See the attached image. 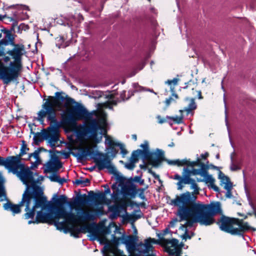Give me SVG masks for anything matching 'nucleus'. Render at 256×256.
<instances>
[{
  "label": "nucleus",
  "mask_w": 256,
  "mask_h": 256,
  "mask_svg": "<svg viewBox=\"0 0 256 256\" xmlns=\"http://www.w3.org/2000/svg\"><path fill=\"white\" fill-rule=\"evenodd\" d=\"M26 200L25 211L28 210L31 204V200L34 201L33 207L37 208H41L42 210H56V218H66L69 223L84 221L86 220L94 218L92 215L88 211H83L82 214L75 215L72 212L66 211L64 206L65 204H68L70 208L84 206L88 202V198L86 194H80L73 201L68 202V198L65 195H60L59 198H53L54 202L52 203L47 200L46 196H44V192L41 187L37 185H32V188L27 186L23 194Z\"/></svg>",
  "instance_id": "obj_1"
},
{
  "label": "nucleus",
  "mask_w": 256,
  "mask_h": 256,
  "mask_svg": "<svg viewBox=\"0 0 256 256\" xmlns=\"http://www.w3.org/2000/svg\"><path fill=\"white\" fill-rule=\"evenodd\" d=\"M196 199L192 193L186 192L171 200L170 204L178 207L179 221L186 220L187 227H192L194 223L204 226L214 224V216L222 214L220 202H213L205 204Z\"/></svg>",
  "instance_id": "obj_2"
},
{
  "label": "nucleus",
  "mask_w": 256,
  "mask_h": 256,
  "mask_svg": "<svg viewBox=\"0 0 256 256\" xmlns=\"http://www.w3.org/2000/svg\"><path fill=\"white\" fill-rule=\"evenodd\" d=\"M61 120L58 123L61 126L68 125L74 126L77 121L84 120H90L88 124L85 125L81 130L76 131L74 134L78 138L86 136L87 138H96L97 132L102 128L99 121L92 118V113L90 112L81 104L76 103L74 106L71 108H66L62 111Z\"/></svg>",
  "instance_id": "obj_3"
},
{
  "label": "nucleus",
  "mask_w": 256,
  "mask_h": 256,
  "mask_svg": "<svg viewBox=\"0 0 256 256\" xmlns=\"http://www.w3.org/2000/svg\"><path fill=\"white\" fill-rule=\"evenodd\" d=\"M118 143L106 138L104 154L100 152L96 146L80 147L72 154L76 160H112L118 154V150L114 148Z\"/></svg>",
  "instance_id": "obj_4"
},
{
  "label": "nucleus",
  "mask_w": 256,
  "mask_h": 256,
  "mask_svg": "<svg viewBox=\"0 0 256 256\" xmlns=\"http://www.w3.org/2000/svg\"><path fill=\"white\" fill-rule=\"evenodd\" d=\"M220 230L233 236H244V234L250 230L256 231V228L248 225L242 219L230 218L222 214L220 220H215Z\"/></svg>",
  "instance_id": "obj_5"
},
{
  "label": "nucleus",
  "mask_w": 256,
  "mask_h": 256,
  "mask_svg": "<svg viewBox=\"0 0 256 256\" xmlns=\"http://www.w3.org/2000/svg\"><path fill=\"white\" fill-rule=\"evenodd\" d=\"M46 116V120L49 122L50 126L48 127V130L51 132L50 137L48 140V144L52 148H56V143L59 140L60 128L62 126L58 123V120L56 118V114L51 107L47 108L46 110L38 113L36 120L39 121L40 124L44 125V117Z\"/></svg>",
  "instance_id": "obj_6"
},
{
  "label": "nucleus",
  "mask_w": 256,
  "mask_h": 256,
  "mask_svg": "<svg viewBox=\"0 0 256 256\" xmlns=\"http://www.w3.org/2000/svg\"><path fill=\"white\" fill-rule=\"evenodd\" d=\"M140 149L132 152L128 160H168L165 158V152L158 148L151 150L148 141L144 140L140 146Z\"/></svg>",
  "instance_id": "obj_7"
},
{
  "label": "nucleus",
  "mask_w": 256,
  "mask_h": 256,
  "mask_svg": "<svg viewBox=\"0 0 256 256\" xmlns=\"http://www.w3.org/2000/svg\"><path fill=\"white\" fill-rule=\"evenodd\" d=\"M75 100L70 97H68L62 92H56L54 94V96H48V98L42 104V108L38 112H41L46 110L47 108L51 107L54 111L56 116V112L54 108H60L62 106H68L70 105L76 104Z\"/></svg>",
  "instance_id": "obj_8"
},
{
  "label": "nucleus",
  "mask_w": 256,
  "mask_h": 256,
  "mask_svg": "<svg viewBox=\"0 0 256 256\" xmlns=\"http://www.w3.org/2000/svg\"><path fill=\"white\" fill-rule=\"evenodd\" d=\"M170 165H176L178 166H182L185 165L192 168V170H189L187 168H184V176H189L190 174L194 176L200 174H204L206 173V166L203 163L202 161H166Z\"/></svg>",
  "instance_id": "obj_9"
},
{
  "label": "nucleus",
  "mask_w": 256,
  "mask_h": 256,
  "mask_svg": "<svg viewBox=\"0 0 256 256\" xmlns=\"http://www.w3.org/2000/svg\"><path fill=\"white\" fill-rule=\"evenodd\" d=\"M82 206H80V208H76V210H81L82 212V214L83 211H86L85 210H84L81 208ZM75 206L74 208H76ZM78 207H80V206H78ZM90 212V214L93 216L94 217L93 219L90 220H86L84 221H80V222H72L70 223H69L67 222H66L68 224V225L70 226L68 228V230L70 232L72 236H74V238H78L79 234L80 233H86V232H88L89 233L94 234L96 233V231L97 228V226L95 222H92V224H88L84 226H81L80 228H78V227L76 226L74 224H79V223H82L84 222H86V221L88 220H94L96 218V215L94 214H92V212L90 211L87 210ZM77 215H78V214ZM80 216H81V214H79ZM65 220H66V218H64Z\"/></svg>",
  "instance_id": "obj_10"
},
{
  "label": "nucleus",
  "mask_w": 256,
  "mask_h": 256,
  "mask_svg": "<svg viewBox=\"0 0 256 256\" xmlns=\"http://www.w3.org/2000/svg\"><path fill=\"white\" fill-rule=\"evenodd\" d=\"M20 71L9 64L8 66L4 64L0 70V80L4 84H8L12 82H16L18 80Z\"/></svg>",
  "instance_id": "obj_11"
},
{
  "label": "nucleus",
  "mask_w": 256,
  "mask_h": 256,
  "mask_svg": "<svg viewBox=\"0 0 256 256\" xmlns=\"http://www.w3.org/2000/svg\"><path fill=\"white\" fill-rule=\"evenodd\" d=\"M106 186H107V188L104 190V192H100L94 193L93 191H90L88 192L89 197L86 196L88 198V202L89 201L94 202L96 204H110V200L106 198V194H110V190L107 185L104 186L105 188H106Z\"/></svg>",
  "instance_id": "obj_12"
},
{
  "label": "nucleus",
  "mask_w": 256,
  "mask_h": 256,
  "mask_svg": "<svg viewBox=\"0 0 256 256\" xmlns=\"http://www.w3.org/2000/svg\"><path fill=\"white\" fill-rule=\"evenodd\" d=\"M17 176L20 177L24 184L30 188H32L33 184L36 185L37 182L34 178L33 172L28 167H26L24 164Z\"/></svg>",
  "instance_id": "obj_13"
},
{
  "label": "nucleus",
  "mask_w": 256,
  "mask_h": 256,
  "mask_svg": "<svg viewBox=\"0 0 256 256\" xmlns=\"http://www.w3.org/2000/svg\"><path fill=\"white\" fill-rule=\"evenodd\" d=\"M124 198V200L122 199L119 202L108 206V210L112 212V214L110 215V218L114 220L120 216V213L122 210L126 212V208L128 206V204L126 198Z\"/></svg>",
  "instance_id": "obj_14"
},
{
  "label": "nucleus",
  "mask_w": 256,
  "mask_h": 256,
  "mask_svg": "<svg viewBox=\"0 0 256 256\" xmlns=\"http://www.w3.org/2000/svg\"><path fill=\"white\" fill-rule=\"evenodd\" d=\"M121 193L124 198L129 197L134 198L138 194L136 186L130 180H127L126 183L121 188Z\"/></svg>",
  "instance_id": "obj_15"
},
{
  "label": "nucleus",
  "mask_w": 256,
  "mask_h": 256,
  "mask_svg": "<svg viewBox=\"0 0 256 256\" xmlns=\"http://www.w3.org/2000/svg\"><path fill=\"white\" fill-rule=\"evenodd\" d=\"M54 220V218L52 214L40 210L37 212L35 220H29L28 224L48 223L52 224Z\"/></svg>",
  "instance_id": "obj_16"
},
{
  "label": "nucleus",
  "mask_w": 256,
  "mask_h": 256,
  "mask_svg": "<svg viewBox=\"0 0 256 256\" xmlns=\"http://www.w3.org/2000/svg\"><path fill=\"white\" fill-rule=\"evenodd\" d=\"M22 161H0V166H4L9 172L18 174L20 169L23 168L24 164Z\"/></svg>",
  "instance_id": "obj_17"
},
{
  "label": "nucleus",
  "mask_w": 256,
  "mask_h": 256,
  "mask_svg": "<svg viewBox=\"0 0 256 256\" xmlns=\"http://www.w3.org/2000/svg\"><path fill=\"white\" fill-rule=\"evenodd\" d=\"M26 198L22 194V200L19 202L18 204H13L10 202H7L4 204L3 207L5 210H10L12 212L13 214H18L21 212L20 208L25 205L26 206Z\"/></svg>",
  "instance_id": "obj_18"
},
{
  "label": "nucleus",
  "mask_w": 256,
  "mask_h": 256,
  "mask_svg": "<svg viewBox=\"0 0 256 256\" xmlns=\"http://www.w3.org/2000/svg\"><path fill=\"white\" fill-rule=\"evenodd\" d=\"M50 133L51 132L48 130V128H42L41 132L34 133V136L32 138L33 142L32 144H35L38 146L42 141L44 140H46L48 137H50Z\"/></svg>",
  "instance_id": "obj_19"
},
{
  "label": "nucleus",
  "mask_w": 256,
  "mask_h": 256,
  "mask_svg": "<svg viewBox=\"0 0 256 256\" xmlns=\"http://www.w3.org/2000/svg\"><path fill=\"white\" fill-rule=\"evenodd\" d=\"M1 32L4 34V36L1 39L2 46L4 47L10 44H13L16 36L11 32L10 31H8V29L4 27L1 30Z\"/></svg>",
  "instance_id": "obj_20"
},
{
  "label": "nucleus",
  "mask_w": 256,
  "mask_h": 256,
  "mask_svg": "<svg viewBox=\"0 0 256 256\" xmlns=\"http://www.w3.org/2000/svg\"><path fill=\"white\" fill-rule=\"evenodd\" d=\"M14 51H16V53L10 55L12 58L14 59V60L10 62L9 64L18 69V70L21 71L22 68V56L24 52H20L18 50H16V49H14Z\"/></svg>",
  "instance_id": "obj_21"
},
{
  "label": "nucleus",
  "mask_w": 256,
  "mask_h": 256,
  "mask_svg": "<svg viewBox=\"0 0 256 256\" xmlns=\"http://www.w3.org/2000/svg\"><path fill=\"white\" fill-rule=\"evenodd\" d=\"M96 163V166L98 171L107 170L108 173L112 174L114 172L116 168L112 163V161H94Z\"/></svg>",
  "instance_id": "obj_22"
},
{
  "label": "nucleus",
  "mask_w": 256,
  "mask_h": 256,
  "mask_svg": "<svg viewBox=\"0 0 256 256\" xmlns=\"http://www.w3.org/2000/svg\"><path fill=\"white\" fill-rule=\"evenodd\" d=\"M62 163L61 161H48L44 166V172H56L62 167Z\"/></svg>",
  "instance_id": "obj_23"
},
{
  "label": "nucleus",
  "mask_w": 256,
  "mask_h": 256,
  "mask_svg": "<svg viewBox=\"0 0 256 256\" xmlns=\"http://www.w3.org/2000/svg\"><path fill=\"white\" fill-rule=\"evenodd\" d=\"M160 238V240H156L154 238H149L144 240V246L145 247L144 251L147 252V254H150L149 252L152 251L154 247L152 244H158L161 246Z\"/></svg>",
  "instance_id": "obj_24"
},
{
  "label": "nucleus",
  "mask_w": 256,
  "mask_h": 256,
  "mask_svg": "<svg viewBox=\"0 0 256 256\" xmlns=\"http://www.w3.org/2000/svg\"><path fill=\"white\" fill-rule=\"evenodd\" d=\"M207 166H206V173L204 174H200L202 176H204L205 178L206 183H209V186L215 192H219L220 188L214 184L215 180L212 178V175L208 174L207 171Z\"/></svg>",
  "instance_id": "obj_25"
},
{
  "label": "nucleus",
  "mask_w": 256,
  "mask_h": 256,
  "mask_svg": "<svg viewBox=\"0 0 256 256\" xmlns=\"http://www.w3.org/2000/svg\"><path fill=\"white\" fill-rule=\"evenodd\" d=\"M11 46H13V48L12 50L10 49H6V52H4V55L6 54H8V55H12V54L16 53V51H14V49L16 50H19L20 52H24V46L22 44H16L14 40V44H10Z\"/></svg>",
  "instance_id": "obj_26"
},
{
  "label": "nucleus",
  "mask_w": 256,
  "mask_h": 256,
  "mask_svg": "<svg viewBox=\"0 0 256 256\" xmlns=\"http://www.w3.org/2000/svg\"><path fill=\"white\" fill-rule=\"evenodd\" d=\"M145 247L142 242L137 243L136 251L138 252L137 254H134L133 256H156L154 254H147L144 251Z\"/></svg>",
  "instance_id": "obj_27"
},
{
  "label": "nucleus",
  "mask_w": 256,
  "mask_h": 256,
  "mask_svg": "<svg viewBox=\"0 0 256 256\" xmlns=\"http://www.w3.org/2000/svg\"><path fill=\"white\" fill-rule=\"evenodd\" d=\"M138 240V236L136 235L122 236V243L125 244L126 245L136 244H137Z\"/></svg>",
  "instance_id": "obj_28"
},
{
  "label": "nucleus",
  "mask_w": 256,
  "mask_h": 256,
  "mask_svg": "<svg viewBox=\"0 0 256 256\" xmlns=\"http://www.w3.org/2000/svg\"><path fill=\"white\" fill-rule=\"evenodd\" d=\"M54 220L53 221V224L56 226V228L58 230H64V232H66L68 228L66 226V224H68H68L66 222H66H60L58 221L59 219L60 218H56V212H54Z\"/></svg>",
  "instance_id": "obj_29"
},
{
  "label": "nucleus",
  "mask_w": 256,
  "mask_h": 256,
  "mask_svg": "<svg viewBox=\"0 0 256 256\" xmlns=\"http://www.w3.org/2000/svg\"><path fill=\"white\" fill-rule=\"evenodd\" d=\"M161 246H164L165 248L169 244H171L172 246L177 247L179 241L176 238H172V240L166 239L163 237L160 238Z\"/></svg>",
  "instance_id": "obj_30"
},
{
  "label": "nucleus",
  "mask_w": 256,
  "mask_h": 256,
  "mask_svg": "<svg viewBox=\"0 0 256 256\" xmlns=\"http://www.w3.org/2000/svg\"><path fill=\"white\" fill-rule=\"evenodd\" d=\"M104 248L108 252L112 253L115 256L122 255L123 254V251L118 249V246L107 244Z\"/></svg>",
  "instance_id": "obj_31"
},
{
  "label": "nucleus",
  "mask_w": 256,
  "mask_h": 256,
  "mask_svg": "<svg viewBox=\"0 0 256 256\" xmlns=\"http://www.w3.org/2000/svg\"><path fill=\"white\" fill-rule=\"evenodd\" d=\"M112 174L114 176L116 182L119 183L118 186L121 188L124 185V184L127 182V180H128L126 179L124 176L120 175V173L117 171L116 168L114 172Z\"/></svg>",
  "instance_id": "obj_32"
},
{
  "label": "nucleus",
  "mask_w": 256,
  "mask_h": 256,
  "mask_svg": "<svg viewBox=\"0 0 256 256\" xmlns=\"http://www.w3.org/2000/svg\"><path fill=\"white\" fill-rule=\"evenodd\" d=\"M218 178L220 180L221 184L224 186H230L232 183L230 182V178L226 176L222 172L220 171L218 174Z\"/></svg>",
  "instance_id": "obj_33"
},
{
  "label": "nucleus",
  "mask_w": 256,
  "mask_h": 256,
  "mask_svg": "<svg viewBox=\"0 0 256 256\" xmlns=\"http://www.w3.org/2000/svg\"><path fill=\"white\" fill-rule=\"evenodd\" d=\"M73 184L77 186L81 185L82 187H84L90 185V180L88 178L84 179L82 177H80V178L76 179L73 182Z\"/></svg>",
  "instance_id": "obj_34"
},
{
  "label": "nucleus",
  "mask_w": 256,
  "mask_h": 256,
  "mask_svg": "<svg viewBox=\"0 0 256 256\" xmlns=\"http://www.w3.org/2000/svg\"><path fill=\"white\" fill-rule=\"evenodd\" d=\"M166 252L170 256H180L182 250L180 248H175L174 249H171L170 246L166 247Z\"/></svg>",
  "instance_id": "obj_35"
},
{
  "label": "nucleus",
  "mask_w": 256,
  "mask_h": 256,
  "mask_svg": "<svg viewBox=\"0 0 256 256\" xmlns=\"http://www.w3.org/2000/svg\"><path fill=\"white\" fill-rule=\"evenodd\" d=\"M8 18L10 20V22H12L11 27L10 29H8V31H10L11 32H15V28L18 24V20L16 19V14L14 12V14L13 17H8Z\"/></svg>",
  "instance_id": "obj_36"
},
{
  "label": "nucleus",
  "mask_w": 256,
  "mask_h": 256,
  "mask_svg": "<svg viewBox=\"0 0 256 256\" xmlns=\"http://www.w3.org/2000/svg\"><path fill=\"white\" fill-rule=\"evenodd\" d=\"M197 105L194 102V98H192L190 100V103L188 104V107H185L184 110L186 112L187 114L190 113L192 110H194L196 108Z\"/></svg>",
  "instance_id": "obj_37"
},
{
  "label": "nucleus",
  "mask_w": 256,
  "mask_h": 256,
  "mask_svg": "<svg viewBox=\"0 0 256 256\" xmlns=\"http://www.w3.org/2000/svg\"><path fill=\"white\" fill-rule=\"evenodd\" d=\"M36 208H34V207L32 206V208H30V206L28 210L25 211L26 213L24 215V218H33L36 214Z\"/></svg>",
  "instance_id": "obj_38"
},
{
  "label": "nucleus",
  "mask_w": 256,
  "mask_h": 256,
  "mask_svg": "<svg viewBox=\"0 0 256 256\" xmlns=\"http://www.w3.org/2000/svg\"><path fill=\"white\" fill-rule=\"evenodd\" d=\"M230 169L232 171H236L241 169L242 161H231Z\"/></svg>",
  "instance_id": "obj_39"
},
{
  "label": "nucleus",
  "mask_w": 256,
  "mask_h": 256,
  "mask_svg": "<svg viewBox=\"0 0 256 256\" xmlns=\"http://www.w3.org/2000/svg\"><path fill=\"white\" fill-rule=\"evenodd\" d=\"M116 146L118 147L120 150V154L122 155V158H125L126 156L128 154V152L125 148L124 145L121 143H118Z\"/></svg>",
  "instance_id": "obj_40"
},
{
  "label": "nucleus",
  "mask_w": 256,
  "mask_h": 256,
  "mask_svg": "<svg viewBox=\"0 0 256 256\" xmlns=\"http://www.w3.org/2000/svg\"><path fill=\"white\" fill-rule=\"evenodd\" d=\"M123 218L124 220L131 222H134L136 220L140 218V216L136 215V214H130L126 215V216H123Z\"/></svg>",
  "instance_id": "obj_41"
},
{
  "label": "nucleus",
  "mask_w": 256,
  "mask_h": 256,
  "mask_svg": "<svg viewBox=\"0 0 256 256\" xmlns=\"http://www.w3.org/2000/svg\"><path fill=\"white\" fill-rule=\"evenodd\" d=\"M166 119H172L174 122L177 124H182L184 122L182 119H183V116H181L180 117L178 116H166Z\"/></svg>",
  "instance_id": "obj_42"
},
{
  "label": "nucleus",
  "mask_w": 256,
  "mask_h": 256,
  "mask_svg": "<svg viewBox=\"0 0 256 256\" xmlns=\"http://www.w3.org/2000/svg\"><path fill=\"white\" fill-rule=\"evenodd\" d=\"M120 191L118 188H117L116 190L114 191L112 194V198L114 200V202L116 204L119 202L122 199L120 198Z\"/></svg>",
  "instance_id": "obj_43"
},
{
  "label": "nucleus",
  "mask_w": 256,
  "mask_h": 256,
  "mask_svg": "<svg viewBox=\"0 0 256 256\" xmlns=\"http://www.w3.org/2000/svg\"><path fill=\"white\" fill-rule=\"evenodd\" d=\"M22 146L20 150L19 155L22 156L24 154H26V151L28 150L29 148H27L25 140H23L22 142Z\"/></svg>",
  "instance_id": "obj_44"
},
{
  "label": "nucleus",
  "mask_w": 256,
  "mask_h": 256,
  "mask_svg": "<svg viewBox=\"0 0 256 256\" xmlns=\"http://www.w3.org/2000/svg\"><path fill=\"white\" fill-rule=\"evenodd\" d=\"M128 180H132V183H134V182H138L140 185H144V180L142 178L141 176H136L134 178H130Z\"/></svg>",
  "instance_id": "obj_45"
},
{
  "label": "nucleus",
  "mask_w": 256,
  "mask_h": 256,
  "mask_svg": "<svg viewBox=\"0 0 256 256\" xmlns=\"http://www.w3.org/2000/svg\"><path fill=\"white\" fill-rule=\"evenodd\" d=\"M146 164L151 165L154 168H158L163 161H142Z\"/></svg>",
  "instance_id": "obj_46"
},
{
  "label": "nucleus",
  "mask_w": 256,
  "mask_h": 256,
  "mask_svg": "<svg viewBox=\"0 0 256 256\" xmlns=\"http://www.w3.org/2000/svg\"><path fill=\"white\" fill-rule=\"evenodd\" d=\"M190 184H191V188L194 190V192L192 193L196 196V194H199V188L198 184L194 179H193V182H192Z\"/></svg>",
  "instance_id": "obj_47"
},
{
  "label": "nucleus",
  "mask_w": 256,
  "mask_h": 256,
  "mask_svg": "<svg viewBox=\"0 0 256 256\" xmlns=\"http://www.w3.org/2000/svg\"><path fill=\"white\" fill-rule=\"evenodd\" d=\"M224 188L226 190V196L228 198H231L232 196V184L230 186H224Z\"/></svg>",
  "instance_id": "obj_48"
},
{
  "label": "nucleus",
  "mask_w": 256,
  "mask_h": 256,
  "mask_svg": "<svg viewBox=\"0 0 256 256\" xmlns=\"http://www.w3.org/2000/svg\"><path fill=\"white\" fill-rule=\"evenodd\" d=\"M2 160H26L24 158H22L19 154L16 156H9L6 158L2 157Z\"/></svg>",
  "instance_id": "obj_49"
},
{
  "label": "nucleus",
  "mask_w": 256,
  "mask_h": 256,
  "mask_svg": "<svg viewBox=\"0 0 256 256\" xmlns=\"http://www.w3.org/2000/svg\"><path fill=\"white\" fill-rule=\"evenodd\" d=\"M138 162V161H129V162L124 164V166L129 170H133L136 167V163Z\"/></svg>",
  "instance_id": "obj_50"
},
{
  "label": "nucleus",
  "mask_w": 256,
  "mask_h": 256,
  "mask_svg": "<svg viewBox=\"0 0 256 256\" xmlns=\"http://www.w3.org/2000/svg\"><path fill=\"white\" fill-rule=\"evenodd\" d=\"M30 28V26L28 24H26L24 23L20 24L18 28V32L22 33V30L26 31Z\"/></svg>",
  "instance_id": "obj_51"
},
{
  "label": "nucleus",
  "mask_w": 256,
  "mask_h": 256,
  "mask_svg": "<svg viewBox=\"0 0 256 256\" xmlns=\"http://www.w3.org/2000/svg\"><path fill=\"white\" fill-rule=\"evenodd\" d=\"M39 151L37 150H35L34 152L29 154L28 157L26 158V160H30V158L33 156L36 160H41L39 157Z\"/></svg>",
  "instance_id": "obj_52"
},
{
  "label": "nucleus",
  "mask_w": 256,
  "mask_h": 256,
  "mask_svg": "<svg viewBox=\"0 0 256 256\" xmlns=\"http://www.w3.org/2000/svg\"><path fill=\"white\" fill-rule=\"evenodd\" d=\"M62 80L66 82V84L70 86L72 90H77L76 87L72 84L70 79L67 78L65 75L62 76Z\"/></svg>",
  "instance_id": "obj_53"
},
{
  "label": "nucleus",
  "mask_w": 256,
  "mask_h": 256,
  "mask_svg": "<svg viewBox=\"0 0 256 256\" xmlns=\"http://www.w3.org/2000/svg\"><path fill=\"white\" fill-rule=\"evenodd\" d=\"M181 180L184 184H190L192 182H193V178H191L189 176H183Z\"/></svg>",
  "instance_id": "obj_54"
},
{
  "label": "nucleus",
  "mask_w": 256,
  "mask_h": 256,
  "mask_svg": "<svg viewBox=\"0 0 256 256\" xmlns=\"http://www.w3.org/2000/svg\"><path fill=\"white\" fill-rule=\"evenodd\" d=\"M148 172L151 174L155 180H158L159 182H162L160 176L157 174L155 172L152 170V168H148Z\"/></svg>",
  "instance_id": "obj_55"
},
{
  "label": "nucleus",
  "mask_w": 256,
  "mask_h": 256,
  "mask_svg": "<svg viewBox=\"0 0 256 256\" xmlns=\"http://www.w3.org/2000/svg\"><path fill=\"white\" fill-rule=\"evenodd\" d=\"M120 238H116L114 234L113 235V239L111 242H109L108 244L118 246L119 244Z\"/></svg>",
  "instance_id": "obj_56"
},
{
  "label": "nucleus",
  "mask_w": 256,
  "mask_h": 256,
  "mask_svg": "<svg viewBox=\"0 0 256 256\" xmlns=\"http://www.w3.org/2000/svg\"><path fill=\"white\" fill-rule=\"evenodd\" d=\"M209 156V154L208 152H206L204 154H202L200 156L198 154H196V160H202V159H204L206 160Z\"/></svg>",
  "instance_id": "obj_57"
},
{
  "label": "nucleus",
  "mask_w": 256,
  "mask_h": 256,
  "mask_svg": "<svg viewBox=\"0 0 256 256\" xmlns=\"http://www.w3.org/2000/svg\"><path fill=\"white\" fill-rule=\"evenodd\" d=\"M138 193V196L143 200H146V196L144 194L145 189L144 188H137Z\"/></svg>",
  "instance_id": "obj_58"
},
{
  "label": "nucleus",
  "mask_w": 256,
  "mask_h": 256,
  "mask_svg": "<svg viewBox=\"0 0 256 256\" xmlns=\"http://www.w3.org/2000/svg\"><path fill=\"white\" fill-rule=\"evenodd\" d=\"M60 176L56 174H53L52 176L50 177V179L52 182H58Z\"/></svg>",
  "instance_id": "obj_59"
},
{
  "label": "nucleus",
  "mask_w": 256,
  "mask_h": 256,
  "mask_svg": "<svg viewBox=\"0 0 256 256\" xmlns=\"http://www.w3.org/2000/svg\"><path fill=\"white\" fill-rule=\"evenodd\" d=\"M126 202H127V204H128V206H138V204L136 202L132 200L129 198H126Z\"/></svg>",
  "instance_id": "obj_60"
},
{
  "label": "nucleus",
  "mask_w": 256,
  "mask_h": 256,
  "mask_svg": "<svg viewBox=\"0 0 256 256\" xmlns=\"http://www.w3.org/2000/svg\"><path fill=\"white\" fill-rule=\"evenodd\" d=\"M126 246L130 252L136 251L137 244L130 245H126Z\"/></svg>",
  "instance_id": "obj_61"
},
{
  "label": "nucleus",
  "mask_w": 256,
  "mask_h": 256,
  "mask_svg": "<svg viewBox=\"0 0 256 256\" xmlns=\"http://www.w3.org/2000/svg\"><path fill=\"white\" fill-rule=\"evenodd\" d=\"M141 90H129L128 92V96L126 99V100H128L132 96L134 95V94L136 92H141Z\"/></svg>",
  "instance_id": "obj_62"
},
{
  "label": "nucleus",
  "mask_w": 256,
  "mask_h": 256,
  "mask_svg": "<svg viewBox=\"0 0 256 256\" xmlns=\"http://www.w3.org/2000/svg\"><path fill=\"white\" fill-rule=\"evenodd\" d=\"M182 239L186 240L187 238L190 239L192 238V236L189 235L188 234V229H186V232H184V234L182 236Z\"/></svg>",
  "instance_id": "obj_63"
},
{
  "label": "nucleus",
  "mask_w": 256,
  "mask_h": 256,
  "mask_svg": "<svg viewBox=\"0 0 256 256\" xmlns=\"http://www.w3.org/2000/svg\"><path fill=\"white\" fill-rule=\"evenodd\" d=\"M0 58H2V62L4 64L10 60V58L8 56H6V54L0 56Z\"/></svg>",
  "instance_id": "obj_64"
}]
</instances>
